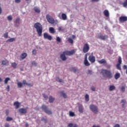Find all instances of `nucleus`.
Listing matches in <instances>:
<instances>
[{"label":"nucleus","mask_w":127,"mask_h":127,"mask_svg":"<svg viewBox=\"0 0 127 127\" xmlns=\"http://www.w3.org/2000/svg\"><path fill=\"white\" fill-rule=\"evenodd\" d=\"M101 73L102 74L104 77H106L109 79H111V78L112 77L111 71L106 69H101Z\"/></svg>","instance_id":"obj_2"},{"label":"nucleus","mask_w":127,"mask_h":127,"mask_svg":"<svg viewBox=\"0 0 127 127\" xmlns=\"http://www.w3.org/2000/svg\"><path fill=\"white\" fill-rule=\"evenodd\" d=\"M121 89L122 92H125V90H126V88L125 87V86H122Z\"/></svg>","instance_id":"obj_45"},{"label":"nucleus","mask_w":127,"mask_h":127,"mask_svg":"<svg viewBox=\"0 0 127 127\" xmlns=\"http://www.w3.org/2000/svg\"><path fill=\"white\" fill-rule=\"evenodd\" d=\"M88 60L91 62V63H95L96 61V58L94 56H90L88 58Z\"/></svg>","instance_id":"obj_10"},{"label":"nucleus","mask_w":127,"mask_h":127,"mask_svg":"<svg viewBox=\"0 0 127 127\" xmlns=\"http://www.w3.org/2000/svg\"><path fill=\"white\" fill-rule=\"evenodd\" d=\"M123 5L124 7H126V6H127V0H126V1L124 2V3H123Z\"/></svg>","instance_id":"obj_46"},{"label":"nucleus","mask_w":127,"mask_h":127,"mask_svg":"<svg viewBox=\"0 0 127 127\" xmlns=\"http://www.w3.org/2000/svg\"><path fill=\"white\" fill-rule=\"evenodd\" d=\"M78 111L79 112V113H83V110H84L83 105H82V104L78 103Z\"/></svg>","instance_id":"obj_12"},{"label":"nucleus","mask_w":127,"mask_h":127,"mask_svg":"<svg viewBox=\"0 0 127 127\" xmlns=\"http://www.w3.org/2000/svg\"><path fill=\"white\" fill-rule=\"evenodd\" d=\"M69 117H75V113L73 112L69 111Z\"/></svg>","instance_id":"obj_32"},{"label":"nucleus","mask_w":127,"mask_h":127,"mask_svg":"<svg viewBox=\"0 0 127 127\" xmlns=\"http://www.w3.org/2000/svg\"><path fill=\"white\" fill-rule=\"evenodd\" d=\"M121 64H122V58L120 57L118 59V64H117V68L118 70H121Z\"/></svg>","instance_id":"obj_9"},{"label":"nucleus","mask_w":127,"mask_h":127,"mask_svg":"<svg viewBox=\"0 0 127 127\" xmlns=\"http://www.w3.org/2000/svg\"><path fill=\"white\" fill-rule=\"evenodd\" d=\"M88 74H92V70H89Z\"/></svg>","instance_id":"obj_61"},{"label":"nucleus","mask_w":127,"mask_h":127,"mask_svg":"<svg viewBox=\"0 0 127 127\" xmlns=\"http://www.w3.org/2000/svg\"><path fill=\"white\" fill-rule=\"evenodd\" d=\"M27 56V54L26 53H23L20 56V59H21V60H23V59H25V58H26Z\"/></svg>","instance_id":"obj_13"},{"label":"nucleus","mask_w":127,"mask_h":127,"mask_svg":"<svg viewBox=\"0 0 127 127\" xmlns=\"http://www.w3.org/2000/svg\"><path fill=\"white\" fill-rule=\"evenodd\" d=\"M92 1H94V2H97V1H99V0H92Z\"/></svg>","instance_id":"obj_62"},{"label":"nucleus","mask_w":127,"mask_h":127,"mask_svg":"<svg viewBox=\"0 0 127 127\" xmlns=\"http://www.w3.org/2000/svg\"><path fill=\"white\" fill-rule=\"evenodd\" d=\"M14 106H15L16 109H18L20 106V103H19L18 102H15L14 103Z\"/></svg>","instance_id":"obj_21"},{"label":"nucleus","mask_w":127,"mask_h":127,"mask_svg":"<svg viewBox=\"0 0 127 127\" xmlns=\"http://www.w3.org/2000/svg\"><path fill=\"white\" fill-rule=\"evenodd\" d=\"M75 53V50H72L70 51H65L64 52V54H65V55H68V56H71V55H73Z\"/></svg>","instance_id":"obj_7"},{"label":"nucleus","mask_w":127,"mask_h":127,"mask_svg":"<svg viewBox=\"0 0 127 127\" xmlns=\"http://www.w3.org/2000/svg\"><path fill=\"white\" fill-rule=\"evenodd\" d=\"M123 68H124V69H127V65H124Z\"/></svg>","instance_id":"obj_58"},{"label":"nucleus","mask_w":127,"mask_h":127,"mask_svg":"<svg viewBox=\"0 0 127 127\" xmlns=\"http://www.w3.org/2000/svg\"><path fill=\"white\" fill-rule=\"evenodd\" d=\"M107 68H111V65L108 64V65H107Z\"/></svg>","instance_id":"obj_64"},{"label":"nucleus","mask_w":127,"mask_h":127,"mask_svg":"<svg viewBox=\"0 0 127 127\" xmlns=\"http://www.w3.org/2000/svg\"><path fill=\"white\" fill-rule=\"evenodd\" d=\"M49 31L50 33H52V34L55 33V29L53 27H50Z\"/></svg>","instance_id":"obj_24"},{"label":"nucleus","mask_w":127,"mask_h":127,"mask_svg":"<svg viewBox=\"0 0 127 127\" xmlns=\"http://www.w3.org/2000/svg\"><path fill=\"white\" fill-rule=\"evenodd\" d=\"M109 90L110 92L114 91V90H116V86H115V85H111L109 87Z\"/></svg>","instance_id":"obj_16"},{"label":"nucleus","mask_w":127,"mask_h":127,"mask_svg":"<svg viewBox=\"0 0 127 127\" xmlns=\"http://www.w3.org/2000/svg\"><path fill=\"white\" fill-rule=\"evenodd\" d=\"M90 110L94 113V114H98L99 113V110L98 109V107L94 105H91L89 106Z\"/></svg>","instance_id":"obj_4"},{"label":"nucleus","mask_w":127,"mask_h":127,"mask_svg":"<svg viewBox=\"0 0 127 127\" xmlns=\"http://www.w3.org/2000/svg\"><path fill=\"white\" fill-rule=\"evenodd\" d=\"M103 13L106 17H109V16H110V12H109V10H104L103 11Z\"/></svg>","instance_id":"obj_18"},{"label":"nucleus","mask_w":127,"mask_h":127,"mask_svg":"<svg viewBox=\"0 0 127 127\" xmlns=\"http://www.w3.org/2000/svg\"><path fill=\"white\" fill-rule=\"evenodd\" d=\"M68 127H78V125L75 124L70 123L68 124Z\"/></svg>","instance_id":"obj_27"},{"label":"nucleus","mask_w":127,"mask_h":127,"mask_svg":"<svg viewBox=\"0 0 127 127\" xmlns=\"http://www.w3.org/2000/svg\"><path fill=\"white\" fill-rule=\"evenodd\" d=\"M127 16H121L119 18V21L120 22H125V21H127Z\"/></svg>","instance_id":"obj_11"},{"label":"nucleus","mask_w":127,"mask_h":127,"mask_svg":"<svg viewBox=\"0 0 127 127\" xmlns=\"http://www.w3.org/2000/svg\"><path fill=\"white\" fill-rule=\"evenodd\" d=\"M31 64L33 66H36V63L35 62H32Z\"/></svg>","instance_id":"obj_49"},{"label":"nucleus","mask_w":127,"mask_h":127,"mask_svg":"<svg viewBox=\"0 0 127 127\" xmlns=\"http://www.w3.org/2000/svg\"><path fill=\"white\" fill-rule=\"evenodd\" d=\"M20 22V19L19 18H17L15 21V23L16 24H19Z\"/></svg>","instance_id":"obj_30"},{"label":"nucleus","mask_w":127,"mask_h":127,"mask_svg":"<svg viewBox=\"0 0 127 127\" xmlns=\"http://www.w3.org/2000/svg\"><path fill=\"white\" fill-rule=\"evenodd\" d=\"M97 38H99L100 39H102V40H105V39H107V38H108V36H103L100 34L97 36Z\"/></svg>","instance_id":"obj_15"},{"label":"nucleus","mask_w":127,"mask_h":127,"mask_svg":"<svg viewBox=\"0 0 127 127\" xmlns=\"http://www.w3.org/2000/svg\"><path fill=\"white\" fill-rule=\"evenodd\" d=\"M62 19H63V20H67V15L65 13H62Z\"/></svg>","instance_id":"obj_19"},{"label":"nucleus","mask_w":127,"mask_h":127,"mask_svg":"<svg viewBox=\"0 0 127 127\" xmlns=\"http://www.w3.org/2000/svg\"><path fill=\"white\" fill-rule=\"evenodd\" d=\"M98 63H100V64H106V63H107V62L105 59H102L100 61H98Z\"/></svg>","instance_id":"obj_22"},{"label":"nucleus","mask_w":127,"mask_h":127,"mask_svg":"<svg viewBox=\"0 0 127 127\" xmlns=\"http://www.w3.org/2000/svg\"><path fill=\"white\" fill-rule=\"evenodd\" d=\"M65 55H66V54H64V52L63 54H61L60 58L62 59V60H63V61H65V60L67 59Z\"/></svg>","instance_id":"obj_14"},{"label":"nucleus","mask_w":127,"mask_h":127,"mask_svg":"<svg viewBox=\"0 0 127 127\" xmlns=\"http://www.w3.org/2000/svg\"><path fill=\"white\" fill-rule=\"evenodd\" d=\"M68 42L69 43H70V44H73V39H72L71 38L68 39Z\"/></svg>","instance_id":"obj_36"},{"label":"nucleus","mask_w":127,"mask_h":127,"mask_svg":"<svg viewBox=\"0 0 127 127\" xmlns=\"http://www.w3.org/2000/svg\"><path fill=\"white\" fill-rule=\"evenodd\" d=\"M91 90L92 91H96V88H95V87H94V86L91 87Z\"/></svg>","instance_id":"obj_52"},{"label":"nucleus","mask_w":127,"mask_h":127,"mask_svg":"<svg viewBox=\"0 0 127 127\" xmlns=\"http://www.w3.org/2000/svg\"><path fill=\"white\" fill-rule=\"evenodd\" d=\"M87 58H88V54H85V55L84 60H87Z\"/></svg>","instance_id":"obj_51"},{"label":"nucleus","mask_w":127,"mask_h":127,"mask_svg":"<svg viewBox=\"0 0 127 127\" xmlns=\"http://www.w3.org/2000/svg\"><path fill=\"white\" fill-rule=\"evenodd\" d=\"M62 96H63V97L65 99H66V98H67V95H66V94H65L64 93V92H62Z\"/></svg>","instance_id":"obj_42"},{"label":"nucleus","mask_w":127,"mask_h":127,"mask_svg":"<svg viewBox=\"0 0 127 127\" xmlns=\"http://www.w3.org/2000/svg\"><path fill=\"white\" fill-rule=\"evenodd\" d=\"M85 98L86 102H89V100H90V99L89 98V95L86 94Z\"/></svg>","instance_id":"obj_34"},{"label":"nucleus","mask_w":127,"mask_h":127,"mask_svg":"<svg viewBox=\"0 0 127 127\" xmlns=\"http://www.w3.org/2000/svg\"><path fill=\"white\" fill-rule=\"evenodd\" d=\"M84 64L85 66H90V63H89L88 60H84Z\"/></svg>","instance_id":"obj_29"},{"label":"nucleus","mask_w":127,"mask_h":127,"mask_svg":"<svg viewBox=\"0 0 127 127\" xmlns=\"http://www.w3.org/2000/svg\"><path fill=\"white\" fill-rule=\"evenodd\" d=\"M9 85H7V88H6V90L7 92H9Z\"/></svg>","instance_id":"obj_48"},{"label":"nucleus","mask_w":127,"mask_h":127,"mask_svg":"<svg viewBox=\"0 0 127 127\" xmlns=\"http://www.w3.org/2000/svg\"><path fill=\"white\" fill-rule=\"evenodd\" d=\"M92 127H100V126L93 125V126H92Z\"/></svg>","instance_id":"obj_59"},{"label":"nucleus","mask_w":127,"mask_h":127,"mask_svg":"<svg viewBox=\"0 0 127 127\" xmlns=\"http://www.w3.org/2000/svg\"><path fill=\"white\" fill-rule=\"evenodd\" d=\"M43 96L45 100H47V99H48V97L45 94H43Z\"/></svg>","instance_id":"obj_50"},{"label":"nucleus","mask_w":127,"mask_h":127,"mask_svg":"<svg viewBox=\"0 0 127 127\" xmlns=\"http://www.w3.org/2000/svg\"><path fill=\"white\" fill-rule=\"evenodd\" d=\"M42 121H43V122H45V123H46L47 122L46 119H45L44 118H42Z\"/></svg>","instance_id":"obj_55"},{"label":"nucleus","mask_w":127,"mask_h":127,"mask_svg":"<svg viewBox=\"0 0 127 127\" xmlns=\"http://www.w3.org/2000/svg\"><path fill=\"white\" fill-rule=\"evenodd\" d=\"M56 80V81H58L60 82V83H62V82H63L62 79H60L59 77H57Z\"/></svg>","instance_id":"obj_43"},{"label":"nucleus","mask_w":127,"mask_h":127,"mask_svg":"<svg viewBox=\"0 0 127 127\" xmlns=\"http://www.w3.org/2000/svg\"><path fill=\"white\" fill-rule=\"evenodd\" d=\"M4 38H7L8 37V33L7 32L4 34Z\"/></svg>","instance_id":"obj_41"},{"label":"nucleus","mask_w":127,"mask_h":127,"mask_svg":"<svg viewBox=\"0 0 127 127\" xmlns=\"http://www.w3.org/2000/svg\"><path fill=\"white\" fill-rule=\"evenodd\" d=\"M11 66L12 67H13V68H16V63H12Z\"/></svg>","instance_id":"obj_39"},{"label":"nucleus","mask_w":127,"mask_h":127,"mask_svg":"<svg viewBox=\"0 0 127 127\" xmlns=\"http://www.w3.org/2000/svg\"><path fill=\"white\" fill-rule=\"evenodd\" d=\"M7 20H8V21H11V20H12V16L11 15H9L7 17Z\"/></svg>","instance_id":"obj_33"},{"label":"nucleus","mask_w":127,"mask_h":127,"mask_svg":"<svg viewBox=\"0 0 127 127\" xmlns=\"http://www.w3.org/2000/svg\"><path fill=\"white\" fill-rule=\"evenodd\" d=\"M5 127H9V125L7 123L5 124Z\"/></svg>","instance_id":"obj_53"},{"label":"nucleus","mask_w":127,"mask_h":127,"mask_svg":"<svg viewBox=\"0 0 127 127\" xmlns=\"http://www.w3.org/2000/svg\"><path fill=\"white\" fill-rule=\"evenodd\" d=\"M72 70L74 71V72H76V68H72Z\"/></svg>","instance_id":"obj_63"},{"label":"nucleus","mask_w":127,"mask_h":127,"mask_svg":"<svg viewBox=\"0 0 127 127\" xmlns=\"http://www.w3.org/2000/svg\"><path fill=\"white\" fill-rule=\"evenodd\" d=\"M42 109L46 114H48V115H51L52 114L51 111L47 110V107L45 105L42 106Z\"/></svg>","instance_id":"obj_5"},{"label":"nucleus","mask_w":127,"mask_h":127,"mask_svg":"<svg viewBox=\"0 0 127 127\" xmlns=\"http://www.w3.org/2000/svg\"><path fill=\"white\" fill-rule=\"evenodd\" d=\"M5 113H6V116H8V110H6Z\"/></svg>","instance_id":"obj_57"},{"label":"nucleus","mask_w":127,"mask_h":127,"mask_svg":"<svg viewBox=\"0 0 127 127\" xmlns=\"http://www.w3.org/2000/svg\"><path fill=\"white\" fill-rule=\"evenodd\" d=\"M89 49H90L89 45L88 44H84L83 49V52H84V53H87V52L89 51Z\"/></svg>","instance_id":"obj_6"},{"label":"nucleus","mask_w":127,"mask_h":127,"mask_svg":"<svg viewBox=\"0 0 127 127\" xmlns=\"http://www.w3.org/2000/svg\"><path fill=\"white\" fill-rule=\"evenodd\" d=\"M120 76H121V74H120V73L119 72L116 73V74H115V78L116 80H118V79H119Z\"/></svg>","instance_id":"obj_26"},{"label":"nucleus","mask_w":127,"mask_h":127,"mask_svg":"<svg viewBox=\"0 0 127 127\" xmlns=\"http://www.w3.org/2000/svg\"><path fill=\"white\" fill-rule=\"evenodd\" d=\"M34 27L36 28L38 36H41L42 35V25L40 23L37 22L35 23Z\"/></svg>","instance_id":"obj_1"},{"label":"nucleus","mask_w":127,"mask_h":127,"mask_svg":"<svg viewBox=\"0 0 127 127\" xmlns=\"http://www.w3.org/2000/svg\"><path fill=\"white\" fill-rule=\"evenodd\" d=\"M22 84H23V85H27V86H29V87H32V84L26 83V80H23Z\"/></svg>","instance_id":"obj_23"},{"label":"nucleus","mask_w":127,"mask_h":127,"mask_svg":"<svg viewBox=\"0 0 127 127\" xmlns=\"http://www.w3.org/2000/svg\"><path fill=\"white\" fill-rule=\"evenodd\" d=\"M2 65H8V61L6 60H4L2 61Z\"/></svg>","instance_id":"obj_25"},{"label":"nucleus","mask_w":127,"mask_h":127,"mask_svg":"<svg viewBox=\"0 0 127 127\" xmlns=\"http://www.w3.org/2000/svg\"><path fill=\"white\" fill-rule=\"evenodd\" d=\"M32 53L34 55H35L37 53V51L36 50H33L32 51Z\"/></svg>","instance_id":"obj_47"},{"label":"nucleus","mask_w":127,"mask_h":127,"mask_svg":"<svg viewBox=\"0 0 127 127\" xmlns=\"http://www.w3.org/2000/svg\"><path fill=\"white\" fill-rule=\"evenodd\" d=\"M44 38L45 39H48V40H52V36L47 34V33H45L44 34Z\"/></svg>","instance_id":"obj_8"},{"label":"nucleus","mask_w":127,"mask_h":127,"mask_svg":"<svg viewBox=\"0 0 127 127\" xmlns=\"http://www.w3.org/2000/svg\"><path fill=\"white\" fill-rule=\"evenodd\" d=\"M46 17L48 22H49V23H51V24H53L54 23H55V24H57L58 23V20L56 19L54 20V19H53V18H52V17L50 16L49 14H47Z\"/></svg>","instance_id":"obj_3"},{"label":"nucleus","mask_w":127,"mask_h":127,"mask_svg":"<svg viewBox=\"0 0 127 127\" xmlns=\"http://www.w3.org/2000/svg\"><path fill=\"white\" fill-rule=\"evenodd\" d=\"M17 86L18 88H21V87H22V86H23V84L21 82H18L17 83Z\"/></svg>","instance_id":"obj_35"},{"label":"nucleus","mask_w":127,"mask_h":127,"mask_svg":"<svg viewBox=\"0 0 127 127\" xmlns=\"http://www.w3.org/2000/svg\"><path fill=\"white\" fill-rule=\"evenodd\" d=\"M19 112L20 114H26L27 111L25 109L21 108L19 110Z\"/></svg>","instance_id":"obj_17"},{"label":"nucleus","mask_w":127,"mask_h":127,"mask_svg":"<svg viewBox=\"0 0 127 127\" xmlns=\"http://www.w3.org/2000/svg\"><path fill=\"white\" fill-rule=\"evenodd\" d=\"M15 1L17 3H19V2L20 1V0H15Z\"/></svg>","instance_id":"obj_54"},{"label":"nucleus","mask_w":127,"mask_h":127,"mask_svg":"<svg viewBox=\"0 0 127 127\" xmlns=\"http://www.w3.org/2000/svg\"><path fill=\"white\" fill-rule=\"evenodd\" d=\"M34 10H35V12H37L38 13L40 12V9L38 7H34Z\"/></svg>","instance_id":"obj_28"},{"label":"nucleus","mask_w":127,"mask_h":127,"mask_svg":"<svg viewBox=\"0 0 127 127\" xmlns=\"http://www.w3.org/2000/svg\"><path fill=\"white\" fill-rule=\"evenodd\" d=\"M13 41H15V38H10L9 39H7L6 41V42L11 43V42H13Z\"/></svg>","instance_id":"obj_20"},{"label":"nucleus","mask_w":127,"mask_h":127,"mask_svg":"<svg viewBox=\"0 0 127 127\" xmlns=\"http://www.w3.org/2000/svg\"><path fill=\"white\" fill-rule=\"evenodd\" d=\"M56 41H57V42L60 43L61 42V38H60V37H57Z\"/></svg>","instance_id":"obj_40"},{"label":"nucleus","mask_w":127,"mask_h":127,"mask_svg":"<svg viewBox=\"0 0 127 127\" xmlns=\"http://www.w3.org/2000/svg\"><path fill=\"white\" fill-rule=\"evenodd\" d=\"M8 81H10V78L8 77L6 78L4 80V83L7 84V83L8 82Z\"/></svg>","instance_id":"obj_37"},{"label":"nucleus","mask_w":127,"mask_h":127,"mask_svg":"<svg viewBox=\"0 0 127 127\" xmlns=\"http://www.w3.org/2000/svg\"><path fill=\"white\" fill-rule=\"evenodd\" d=\"M6 121L7 122H10V121H12V118L11 117H7Z\"/></svg>","instance_id":"obj_38"},{"label":"nucleus","mask_w":127,"mask_h":127,"mask_svg":"<svg viewBox=\"0 0 127 127\" xmlns=\"http://www.w3.org/2000/svg\"><path fill=\"white\" fill-rule=\"evenodd\" d=\"M55 100V99L54 98L52 97V96H50L49 98L50 103H53V102H54Z\"/></svg>","instance_id":"obj_31"},{"label":"nucleus","mask_w":127,"mask_h":127,"mask_svg":"<svg viewBox=\"0 0 127 127\" xmlns=\"http://www.w3.org/2000/svg\"><path fill=\"white\" fill-rule=\"evenodd\" d=\"M114 127H120V124H116V125H115Z\"/></svg>","instance_id":"obj_56"},{"label":"nucleus","mask_w":127,"mask_h":127,"mask_svg":"<svg viewBox=\"0 0 127 127\" xmlns=\"http://www.w3.org/2000/svg\"><path fill=\"white\" fill-rule=\"evenodd\" d=\"M58 30H59V31H61V30H62V29L61 28V27H59L58 28Z\"/></svg>","instance_id":"obj_60"},{"label":"nucleus","mask_w":127,"mask_h":127,"mask_svg":"<svg viewBox=\"0 0 127 127\" xmlns=\"http://www.w3.org/2000/svg\"><path fill=\"white\" fill-rule=\"evenodd\" d=\"M121 103L123 105V107H124V105H125V104H126V100L125 99L122 100L121 101Z\"/></svg>","instance_id":"obj_44"}]
</instances>
